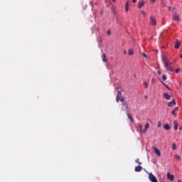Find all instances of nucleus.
<instances>
[{"label":"nucleus","mask_w":182,"mask_h":182,"mask_svg":"<svg viewBox=\"0 0 182 182\" xmlns=\"http://www.w3.org/2000/svg\"><path fill=\"white\" fill-rule=\"evenodd\" d=\"M162 62L164 64V68L166 69V70H168L169 72H173L174 70V68L171 66L172 63H170V60L167 59V58L162 55Z\"/></svg>","instance_id":"nucleus-1"},{"label":"nucleus","mask_w":182,"mask_h":182,"mask_svg":"<svg viewBox=\"0 0 182 182\" xmlns=\"http://www.w3.org/2000/svg\"><path fill=\"white\" fill-rule=\"evenodd\" d=\"M172 19L173 21H177L178 22L181 21V18L180 17V15L177 13V9L176 8L173 7L172 9Z\"/></svg>","instance_id":"nucleus-2"},{"label":"nucleus","mask_w":182,"mask_h":182,"mask_svg":"<svg viewBox=\"0 0 182 182\" xmlns=\"http://www.w3.org/2000/svg\"><path fill=\"white\" fill-rule=\"evenodd\" d=\"M117 90H118L117 91L118 94H117V97H116V102L117 103H119V102H122V103H123V102H124V98L123 97H120V96H122V92H123V89L120 88V87H118Z\"/></svg>","instance_id":"nucleus-3"},{"label":"nucleus","mask_w":182,"mask_h":182,"mask_svg":"<svg viewBox=\"0 0 182 182\" xmlns=\"http://www.w3.org/2000/svg\"><path fill=\"white\" fill-rule=\"evenodd\" d=\"M149 127H150V124H149V123L145 124L144 129H143V126L139 125V130H140L141 133H146V132H147V129H149Z\"/></svg>","instance_id":"nucleus-4"},{"label":"nucleus","mask_w":182,"mask_h":182,"mask_svg":"<svg viewBox=\"0 0 182 182\" xmlns=\"http://www.w3.org/2000/svg\"><path fill=\"white\" fill-rule=\"evenodd\" d=\"M150 22L151 26H156V25H157V20L156 19V17H154V16H150Z\"/></svg>","instance_id":"nucleus-5"},{"label":"nucleus","mask_w":182,"mask_h":182,"mask_svg":"<svg viewBox=\"0 0 182 182\" xmlns=\"http://www.w3.org/2000/svg\"><path fill=\"white\" fill-rule=\"evenodd\" d=\"M149 180H150L151 182H158L157 178L154 175L152 174V173H149Z\"/></svg>","instance_id":"nucleus-6"},{"label":"nucleus","mask_w":182,"mask_h":182,"mask_svg":"<svg viewBox=\"0 0 182 182\" xmlns=\"http://www.w3.org/2000/svg\"><path fill=\"white\" fill-rule=\"evenodd\" d=\"M181 45V42L180 41H178V39H176L175 41V45H174L175 49H179Z\"/></svg>","instance_id":"nucleus-7"},{"label":"nucleus","mask_w":182,"mask_h":182,"mask_svg":"<svg viewBox=\"0 0 182 182\" xmlns=\"http://www.w3.org/2000/svg\"><path fill=\"white\" fill-rule=\"evenodd\" d=\"M154 154H156L158 156H161V153L159 149H158L156 147H154Z\"/></svg>","instance_id":"nucleus-8"},{"label":"nucleus","mask_w":182,"mask_h":182,"mask_svg":"<svg viewBox=\"0 0 182 182\" xmlns=\"http://www.w3.org/2000/svg\"><path fill=\"white\" fill-rule=\"evenodd\" d=\"M166 177L168 178V179L171 181H173L174 180V176L170 174L169 172H168V173H166Z\"/></svg>","instance_id":"nucleus-9"},{"label":"nucleus","mask_w":182,"mask_h":182,"mask_svg":"<svg viewBox=\"0 0 182 182\" xmlns=\"http://www.w3.org/2000/svg\"><path fill=\"white\" fill-rule=\"evenodd\" d=\"M176 105V100H173L170 102H168V107H173V106H175Z\"/></svg>","instance_id":"nucleus-10"},{"label":"nucleus","mask_w":182,"mask_h":182,"mask_svg":"<svg viewBox=\"0 0 182 182\" xmlns=\"http://www.w3.org/2000/svg\"><path fill=\"white\" fill-rule=\"evenodd\" d=\"M163 96L166 99V100H170V99H171V96H170L167 92L164 93Z\"/></svg>","instance_id":"nucleus-11"},{"label":"nucleus","mask_w":182,"mask_h":182,"mask_svg":"<svg viewBox=\"0 0 182 182\" xmlns=\"http://www.w3.org/2000/svg\"><path fill=\"white\" fill-rule=\"evenodd\" d=\"M144 4H146L144 2V1L141 0L138 3V8H141L143 6H144Z\"/></svg>","instance_id":"nucleus-12"},{"label":"nucleus","mask_w":182,"mask_h":182,"mask_svg":"<svg viewBox=\"0 0 182 182\" xmlns=\"http://www.w3.org/2000/svg\"><path fill=\"white\" fill-rule=\"evenodd\" d=\"M102 60L104 62V63H106L107 62V58H106V54H102Z\"/></svg>","instance_id":"nucleus-13"},{"label":"nucleus","mask_w":182,"mask_h":182,"mask_svg":"<svg viewBox=\"0 0 182 182\" xmlns=\"http://www.w3.org/2000/svg\"><path fill=\"white\" fill-rule=\"evenodd\" d=\"M173 124V130H177V129H178V122H177V121H174Z\"/></svg>","instance_id":"nucleus-14"},{"label":"nucleus","mask_w":182,"mask_h":182,"mask_svg":"<svg viewBox=\"0 0 182 182\" xmlns=\"http://www.w3.org/2000/svg\"><path fill=\"white\" fill-rule=\"evenodd\" d=\"M134 170H135L136 172H140V171H142V166H135V169Z\"/></svg>","instance_id":"nucleus-15"},{"label":"nucleus","mask_w":182,"mask_h":182,"mask_svg":"<svg viewBox=\"0 0 182 182\" xmlns=\"http://www.w3.org/2000/svg\"><path fill=\"white\" fill-rule=\"evenodd\" d=\"M178 112V107H176L173 109V111L171 112V114H173V116H176V112Z\"/></svg>","instance_id":"nucleus-16"},{"label":"nucleus","mask_w":182,"mask_h":182,"mask_svg":"<svg viewBox=\"0 0 182 182\" xmlns=\"http://www.w3.org/2000/svg\"><path fill=\"white\" fill-rule=\"evenodd\" d=\"M125 12H129V1L125 4Z\"/></svg>","instance_id":"nucleus-17"},{"label":"nucleus","mask_w":182,"mask_h":182,"mask_svg":"<svg viewBox=\"0 0 182 182\" xmlns=\"http://www.w3.org/2000/svg\"><path fill=\"white\" fill-rule=\"evenodd\" d=\"M127 117L128 119H129V120L134 123V119H133V117H132V116L130 115V114L127 113Z\"/></svg>","instance_id":"nucleus-18"},{"label":"nucleus","mask_w":182,"mask_h":182,"mask_svg":"<svg viewBox=\"0 0 182 182\" xmlns=\"http://www.w3.org/2000/svg\"><path fill=\"white\" fill-rule=\"evenodd\" d=\"M164 128L165 129V130H170V125H168V124H166L164 126Z\"/></svg>","instance_id":"nucleus-19"},{"label":"nucleus","mask_w":182,"mask_h":182,"mask_svg":"<svg viewBox=\"0 0 182 182\" xmlns=\"http://www.w3.org/2000/svg\"><path fill=\"white\" fill-rule=\"evenodd\" d=\"M128 54H129V55H134V52L133 51V50L130 49V50H129V51H128Z\"/></svg>","instance_id":"nucleus-20"},{"label":"nucleus","mask_w":182,"mask_h":182,"mask_svg":"<svg viewBox=\"0 0 182 182\" xmlns=\"http://www.w3.org/2000/svg\"><path fill=\"white\" fill-rule=\"evenodd\" d=\"M143 85L144 86L145 89H147V87H149V83H147V82H144Z\"/></svg>","instance_id":"nucleus-21"},{"label":"nucleus","mask_w":182,"mask_h":182,"mask_svg":"<svg viewBox=\"0 0 182 182\" xmlns=\"http://www.w3.org/2000/svg\"><path fill=\"white\" fill-rule=\"evenodd\" d=\"M162 85H164V86H165L166 87V89H168V90H170V87H168L166 85V82H163V81H161Z\"/></svg>","instance_id":"nucleus-22"},{"label":"nucleus","mask_w":182,"mask_h":182,"mask_svg":"<svg viewBox=\"0 0 182 182\" xmlns=\"http://www.w3.org/2000/svg\"><path fill=\"white\" fill-rule=\"evenodd\" d=\"M172 149L176 150V145L175 143L172 144Z\"/></svg>","instance_id":"nucleus-23"},{"label":"nucleus","mask_w":182,"mask_h":182,"mask_svg":"<svg viewBox=\"0 0 182 182\" xmlns=\"http://www.w3.org/2000/svg\"><path fill=\"white\" fill-rule=\"evenodd\" d=\"M163 80H167V76L166 75H162Z\"/></svg>","instance_id":"nucleus-24"},{"label":"nucleus","mask_w":182,"mask_h":182,"mask_svg":"<svg viewBox=\"0 0 182 182\" xmlns=\"http://www.w3.org/2000/svg\"><path fill=\"white\" fill-rule=\"evenodd\" d=\"M135 162H136V164H142V162H139V159H136L135 160Z\"/></svg>","instance_id":"nucleus-25"},{"label":"nucleus","mask_w":182,"mask_h":182,"mask_svg":"<svg viewBox=\"0 0 182 182\" xmlns=\"http://www.w3.org/2000/svg\"><path fill=\"white\" fill-rule=\"evenodd\" d=\"M175 157L178 160H181V157L180 156H178V155H175Z\"/></svg>","instance_id":"nucleus-26"},{"label":"nucleus","mask_w":182,"mask_h":182,"mask_svg":"<svg viewBox=\"0 0 182 182\" xmlns=\"http://www.w3.org/2000/svg\"><path fill=\"white\" fill-rule=\"evenodd\" d=\"M122 106H124V107H126V106H127V102H126V101L123 102Z\"/></svg>","instance_id":"nucleus-27"},{"label":"nucleus","mask_w":182,"mask_h":182,"mask_svg":"<svg viewBox=\"0 0 182 182\" xmlns=\"http://www.w3.org/2000/svg\"><path fill=\"white\" fill-rule=\"evenodd\" d=\"M176 73H178L180 72V68L175 70Z\"/></svg>","instance_id":"nucleus-28"},{"label":"nucleus","mask_w":182,"mask_h":182,"mask_svg":"<svg viewBox=\"0 0 182 182\" xmlns=\"http://www.w3.org/2000/svg\"><path fill=\"white\" fill-rule=\"evenodd\" d=\"M124 107H125V109L127 112V110H129V105H126Z\"/></svg>","instance_id":"nucleus-29"},{"label":"nucleus","mask_w":182,"mask_h":182,"mask_svg":"<svg viewBox=\"0 0 182 182\" xmlns=\"http://www.w3.org/2000/svg\"><path fill=\"white\" fill-rule=\"evenodd\" d=\"M157 126L158 127H161V122H159Z\"/></svg>","instance_id":"nucleus-30"},{"label":"nucleus","mask_w":182,"mask_h":182,"mask_svg":"<svg viewBox=\"0 0 182 182\" xmlns=\"http://www.w3.org/2000/svg\"><path fill=\"white\" fill-rule=\"evenodd\" d=\"M168 11H171L172 10V12H173V8L172 7L168 6Z\"/></svg>","instance_id":"nucleus-31"},{"label":"nucleus","mask_w":182,"mask_h":182,"mask_svg":"<svg viewBox=\"0 0 182 182\" xmlns=\"http://www.w3.org/2000/svg\"><path fill=\"white\" fill-rule=\"evenodd\" d=\"M143 56H144V58H147V55L144 53H142Z\"/></svg>","instance_id":"nucleus-32"},{"label":"nucleus","mask_w":182,"mask_h":182,"mask_svg":"<svg viewBox=\"0 0 182 182\" xmlns=\"http://www.w3.org/2000/svg\"><path fill=\"white\" fill-rule=\"evenodd\" d=\"M151 82H152V83L156 82V78H152Z\"/></svg>","instance_id":"nucleus-33"},{"label":"nucleus","mask_w":182,"mask_h":182,"mask_svg":"<svg viewBox=\"0 0 182 182\" xmlns=\"http://www.w3.org/2000/svg\"><path fill=\"white\" fill-rule=\"evenodd\" d=\"M107 33V35H110V33H111L110 30H108Z\"/></svg>","instance_id":"nucleus-34"},{"label":"nucleus","mask_w":182,"mask_h":182,"mask_svg":"<svg viewBox=\"0 0 182 182\" xmlns=\"http://www.w3.org/2000/svg\"><path fill=\"white\" fill-rule=\"evenodd\" d=\"M133 4H136V2H137V0H132Z\"/></svg>","instance_id":"nucleus-35"},{"label":"nucleus","mask_w":182,"mask_h":182,"mask_svg":"<svg viewBox=\"0 0 182 182\" xmlns=\"http://www.w3.org/2000/svg\"><path fill=\"white\" fill-rule=\"evenodd\" d=\"M158 75H161V71L159 70L158 71Z\"/></svg>","instance_id":"nucleus-36"},{"label":"nucleus","mask_w":182,"mask_h":182,"mask_svg":"<svg viewBox=\"0 0 182 182\" xmlns=\"http://www.w3.org/2000/svg\"><path fill=\"white\" fill-rule=\"evenodd\" d=\"M142 15H146V13L144 11H141Z\"/></svg>","instance_id":"nucleus-37"},{"label":"nucleus","mask_w":182,"mask_h":182,"mask_svg":"<svg viewBox=\"0 0 182 182\" xmlns=\"http://www.w3.org/2000/svg\"><path fill=\"white\" fill-rule=\"evenodd\" d=\"M156 0H151V2H156Z\"/></svg>","instance_id":"nucleus-38"},{"label":"nucleus","mask_w":182,"mask_h":182,"mask_svg":"<svg viewBox=\"0 0 182 182\" xmlns=\"http://www.w3.org/2000/svg\"><path fill=\"white\" fill-rule=\"evenodd\" d=\"M124 53L126 55V53H127V51L124 50Z\"/></svg>","instance_id":"nucleus-39"},{"label":"nucleus","mask_w":182,"mask_h":182,"mask_svg":"<svg viewBox=\"0 0 182 182\" xmlns=\"http://www.w3.org/2000/svg\"><path fill=\"white\" fill-rule=\"evenodd\" d=\"M163 5L165 6H167V5H166V4H164V2L163 3Z\"/></svg>","instance_id":"nucleus-40"},{"label":"nucleus","mask_w":182,"mask_h":182,"mask_svg":"<svg viewBox=\"0 0 182 182\" xmlns=\"http://www.w3.org/2000/svg\"><path fill=\"white\" fill-rule=\"evenodd\" d=\"M179 130H182V126L180 127Z\"/></svg>","instance_id":"nucleus-41"},{"label":"nucleus","mask_w":182,"mask_h":182,"mask_svg":"<svg viewBox=\"0 0 182 182\" xmlns=\"http://www.w3.org/2000/svg\"><path fill=\"white\" fill-rule=\"evenodd\" d=\"M113 2H116V0H112Z\"/></svg>","instance_id":"nucleus-42"},{"label":"nucleus","mask_w":182,"mask_h":182,"mask_svg":"<svg viewBox=\"0 0 182 182\" xmlns=\"http://www.w3.org/2000/svg\"><path fill=\"white\" fill-rule=\"evenodd\" d=\"M178 182H181V181H178Z\"/></svg>","instance_id":"nucleus-43"}]
</instances>
